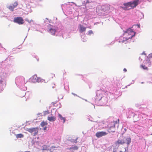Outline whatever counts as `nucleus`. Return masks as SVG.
Masks as SVG:
<instances>
[{
    "label": "nucleus",
    "mask_w": 152,
    "mask_h": 152,
    "mask_svg": "<svg viewBox=\"0 0 152 152\" xmlns=\"http://www.w3.org/2000/svg\"><path fill=\"white\" fill-rule=\"evenodd\" d=\"M131 142V139L130 137H123L121 139H119L115 142L116 145L118 144H123L125 143L129 145Z\"/></svg>",
    "instance_id": "nucleus-1"
},
{
    "label": "nucleus",
    "mask_w": 152,
    "mask_h": 152,
    "mask_svg": "<svg viewBox=\"0 0 152 152\" xmlns=\"http://www.w3.org/2000/svg\"><path fill=\"white\" fill-rule=\"evenodd\" d=\"M118 121H113L111 122L109 125V128L107 129V131L108 132H114L115 130V126L116 124L118 125L119 121V120H118Z\"/></svg>",
    "instance_id": "nucleus-2"
},
{
    "label": "nucleus",
    "mask_w": 152,
    "mask_h": 152,
    "mask_svg": "<svg viewBox=\"0 0 152 152\" xmlns=\"http://www.w3.org/2000/svg\"><path fill=\"white\" fill-rule=\"evenodd\" d=\"M39 128L38 127L27 128L26 130L32 134L34 136L36 135L38 133Z\"/></svg>",
    "instance_id": "nucleus-3"
},
{
    "label": "nucleus",
    "mask_w": 152,
    "mask_h": 152,
    "mask_svg": "<svg viewBox=\"0 0 152 152\" xmlns=\"http://www.w3.org/2000/svg\"><path fill=\"white\" fill-rule=\"evenodd\" d=\"M127 32L129 34V36L126 38L127 40L132 38L134 36L135 34V32L130 28L128 29L124 33Z\"/></svg>",
    "instance_id": "nucleus-4"
},
{
    "label": "nucleus",
    "mask_w": 152,
    "mask_h": 152,
    "mask_svg": "<svg viewBox=\"0 0 152 152\" xmlns=\"http://www.w3.org/2000/svg\"><path fill=\"white\" fill-rule=\"evenodd\" d=\"M48 29H49L48 31L52 35H55L57 29L54 26L49 24L48 26Z\"/></svg>",
    "instance_id": "nucleus-5"
},
{
    "label": "nucleus",
    "mask_w": 152,
    "mask_h": 152,
    "mask_svg": "<svg viewBox=\"0 0 152 152\" xmlns=\"http://www.w3.org/2000/svg\"><path fill=\"white\" fill-rule=\"evenodd\" d=\"M14 22L19 25L23 24L24 23V20L21 17H17L15 18Z\"/></svg>",
    "instance_id": "nucleus-6"
},
{
    "label": "nucleus",
    "mask_w": 152,
    "mask_h": 152,
    "mask_svg": "<svg viewBox=\"0 0 152 152\" xmlns=\"http://www.w3.org/2000/svg\"><path fill=\"white\" fill-rule=\"evenodd\" d=\"M123 5L124 7H121L120 8H122L124 10H127L132 9L130 2L124 3L123 4Z\"/></svg>",
    "instance_id": "nucleus-7"
},
{
    "label": "nucleus",
    "mask_w": 152,
    "mask_h": 152,
    "mask_svg": "<svg viewBox=\"0 0 152 152\" xmlns=\"http://www.w3.org/2000/svg\"><path fill=\"white\" fill-rule=\"evenodd\" d=\"M107 133L106 132L104 131L98 132L96 134V136L97 137L99 138L102 136L107 135Z\"/></svg>",
    "instance_id": "nucleus-8"
},
{
    "label": "nucleus",
    "mask_w": 152,
    "mask_h": 152,
    "mask_svg": "<svg viewBox=\"0 0 152 152\" xmlns=\"http://www.w3.org/2000/svg\"><path fill=\"white\" fill-rule=\"evenodd\" d=\"M132 9L135 7L139 4V0H135L133 1H130Z\"/></svg>",
    "instance_id": "nucleus-9"
},
{
    "label": "nucleus",
    "mask_w": 152,
    "mask_h": 152,
    "mask_svg": "<svg viewBox=\"0 0 152 152\" xmlns=\"http://www.w3.org/2000/svg\"><path fill=\"white\" fill-rule=\"evenodd\" d=\"M102 96V94L100 91H98L96 93V99L98 100H100Z\"/></svg>",
    "instance_id": "nucleus-10"
},
{
    "label": "nucleus",
    "mask_w": 152,
    "mask_h": 152,
    "mask_svg": "<svg viewBox=\"0 0 152 152\" xmlns=\"http://www.w3.org/2000/svg\"><path fill=\"white\" fill-rule=\"evenodd\" d=\"M40 80V78L37 77V75H34L32 77V81L34 83L39 82Z\"/></svg>",
    "instance_id": "nucleus-11"
},
{
    "label": "nucleus",
    "mask_w": 152,
    "mask_h": 152,
    "mask_svg": "<svg viewBox=\"0 0 152 152\" xmlns=\"http://www.w3.org/2000/svg\"><path fill=\"white\" fill-rule=\"evenodd\" d=\"M127 113L128 117L129 118H133L135 115V114L132 112L131 110H129Z\"/></svg>",
    "instance_id": "nucleus-12"
},
{
    "label": "nucleus",
    "mask_w": 152,
    "mask_h": 152,
    "mask_svg": "<svg viewBox=\"0 0 152 152\" xmlns=\"http://www.w3.org/2000/svg\"><path fill=\"white\" fill-rule=\"evenodd\" d=\"M47 119L50 121L53 122L56 120V118L54 116H48Z\"/></svg>",
    "instance_id": "nucleus-13"
},
{
    "label": "nucleus",
    "mask_w": 152,
    "mask_h": 152,
    "mask_svg": "<svg viewBox=\"0 0 152 152\" xmlns=\"http://www.w3.org/2000/svg\"><path fill=\"white\" fill-rule=\"evenodd\" d=\"M80 29L79 31L80 33H81L83 31H85L86 30V28L83 26L81 24L79 25Z\"/></svg>",
    "instance_id": "nucleus-14"
},
{
    "label": "nucleus",
    "mask_w": 152,
    "mask_h": 152,
    "mask_svg": "<svg viewBox=\"0 0 152 152\" xmlns=\"http://www.w3.org/2000/svg\"><path fill=\"white\" fill-rule=\"evenodd\" d=\"M58 117H59L60 119L61 120H62L63 121V123H65V121H66L65 118L64 117H62L61 115L60 114H58Z\"/></svg>",
    "instance_id": "nucleus-15"
},
{
    "label": "nucleus",
    "mask_w": 152,
    "mask_h": 152,
    "mask_svg": "<svg viewBox=\"0 0 152 152\" xmlns=\"http://www.w3.org/2000/svg\"><path fill=\"white\" fill-rule=\"evenodd\" d=\"M48 124V123L47 121H42L40 125L41 126L43 127L47 125Z\"/></svg>",
    "instance_id": "nucleus-16"
},
{
    "label": "nucleus",
    "mask_w": 152,
    "mask_h": 152,
    "mask_svg": "<svg viewBox=\"0 0 152 152\" xmlns=\"http://www.w3.org/2000/svg\"><path fill=\"white\" fill-rule=\"evenodd\" d=\"M16 137L17 138H22L23 137L24 135L23 134H19L15 135Z\"/></svg>",
    "instance_id": "nucleus-17"
},
{
    "label": "nucleus",
    "mask_w": 152,
    "mask_h": 152,
    "mask_svg": "<svg viewBox=\"0 0 152 152\" xmlns=\"http://www.w3.org/2000/svg\"><path fill=\"white\" fill-rule=\"evenodd\" d=\"M78 147L77 146H75L73 147H71L70 148H69V149L71 150L72 149L73 150H77L78 149Z\"/></svg>",
    "instance_id": "nucleus-18"
},
{
    "label": "nucleus",
    "mask_w": 152,
    "mask_h": 152,
    "mask_svg": "<svg viewBox=\"0 0 152 152\" xmlns=\"http://www.w3.org/2000/svg\"><path fill=\"white\" fill-rule=\"evenodd\" d=\"M8 8L10 10L12 11H13L14 9L15 8L12 5L10 6Z\"/></svg>",
    "instance_id": "nucleus-19"
},
{
    "label": "nucleus",
    "mask_w": 152,
    "mask_h": 152,
    "mask_svg": "<svg viewBox=\"0 0 152 152\" xmlns=\"http://www.w3.org/2000/svg\"><path fill=\"white\" fill-rule=\"evenodd\" d=\"M18 5V3L17 1L14 2L13 4H12V5L14 8H15Z\"/></svg>",
    "instance_id": "nucleus-20"
},
{
    "label": "nucleus",
    "mask_w": 152,
    "mask_h": 152,
    "mask_svg": "<svg viewBox=\"0 0 152 152\" xmlns=\"http://www.w3.org/2000/svg\"><path fill=\"white\" fill-rule=\"evenodd\" d=\"M141 67L142 68L144 69L148 70L147 67L145 66V65H141Z\"/></svg>",
    "instance_id": "nucleus-21"
},
{
    "label": "nucleus",
    "mask_w": 152,
    "mask_h": 152,
    "mask_svg": "<svg viewBox=\"0 0 152 152\" xmlns=\"http://www.w3.org/2000/svg\"><path fill=\"white\" fill-rule=\"evenodd\" d=\"M49 112L48 110L45 111L44 112V115H46V114H49Z\"/></svg>",
    "instance_id": "nucleus-22"
},
{
    "label": "nucleus",
    "mask_w": 152,
    "mask_h": 152,
    "mask_svg": "<svg viewBox=\"0 0 152 152\" xmlns=\"http://www.w3.org/2000/svg\"><path fill=\"white\" fill-rule=\"evenodd\" d=\"M93 34V31L91 30H90L88 31V34L89 35H91V34Z\"/></svg>",
    "instance_id": "nucleus-23"
},
{
    "label": "nucleus",
    "mask_w": 152,
    "mask_h": 152,
    "mask_svg": "<svg viewBox=\"0 0 152 152\" xmlns=\"http://www.w3.org/2000/svg\"><path fill=\"white\" fill-rule=\"evenodd\" d=\"M150 60H151V59H150V60H146V62H147V63H149V65L150 64Z\"/></svg>",
    "instance_id": "nucleus-24"
},
{
    "label": "nucleus",
    "mask_w": 152,
    "mask_h": 152,
    "mask_svg": "<svg viewBox=\"0 0 152 152\" xmlns=\"http://www.w3.org/2000/svg\"><path fill=\"white\" fill-rule=\"evenodd\" d=\"M89 3H90V2H89V1L88 0H86V4Z\"/></svg>",
    "instance_id": "nucleus-25"
},
{
    "label": "nucleus",
    "mask_w": 152,
    "mask_h": 152,
    "mask_svg": "<svg viewBox=\"0 0 152 152\" xmlns=\"http://www.w3.org/2000/svg\"><path fill=\"white\" fill-rule=\"evenodd\" d=\"M47 129V127L46 126H45V127H44L43 128V130H45Z\"/></svg>",
    "instance_id": "nucleus-26"
},
{
    "label": "nucleus",
    "mask_w": 152,
    "mask_h": 152,
    "mask_svg": "<svg viewBox=\"0 0 152 152\" xmlns=\"http://www.w3.org/2000/svg\"><path fill=\"white\" fill-rule=\"evenodd\" d=\"M123 71H124V72H126V71H127V70H126V69H125V68H124V69Z\"/></svg>",
    "instance_id": "nucleus-27"
},
{
    "label": "nucleus",
    "mask_w": 152,
    "mask_h": 152,
    "mask_svg": "<svg viewBox=\"0 0 152 152\" xmlns=\"http://www.w3.org/2000/svg\"><path fill=\"white\" fill-rule=\"evenodd\" d=\"M137 26H138V27H139V28L140 27V25H137Z\"/></svg>",
    "instance_id": "nucleus-28"
},
{
    "label": "nucleus",
    "mask_w": 152,
    "mask_h": 152,
    "mask_svg": "<svg viewBox=\"0 0 152 152\" xmlns=\"http://www.w3.org/2000/svg\"><path fill=\"white\" fill-rule=\"evenodd\" d=\"M2 82V80H0V82L1 83Z\"/></svg>",
    "instance_id": "nucleus-29"
},
{
    "label": "nucleus",
    "mask_w": 152,
    "mask_h": 152,
    "mask_svg": "<svg viewBox=\"0 0 152 152\" xmlns=\"http://www.w3.org/2000/svg\"><path fill=\"white\" fill-rule=\"evenodd\" d=\"M26 152H31L30 151H26Z\"/></svg>",
    "instance_id": "nucleus-30"
},
{
    "label": "nucleus",
    "mask_w": 152,
    "mask_h": 152,
    "mask_svg": "<svg viewBox=\"0 0 152 152\" xmlns=\"http://www.w3.org/2000/svg\"><path fill=\"white\" fill-rule=\"evenodd\" d=\"M120 152H123V151H120Z\"/></svg>",
    "instance_id": "nucleus-31"
}]
</instances>
